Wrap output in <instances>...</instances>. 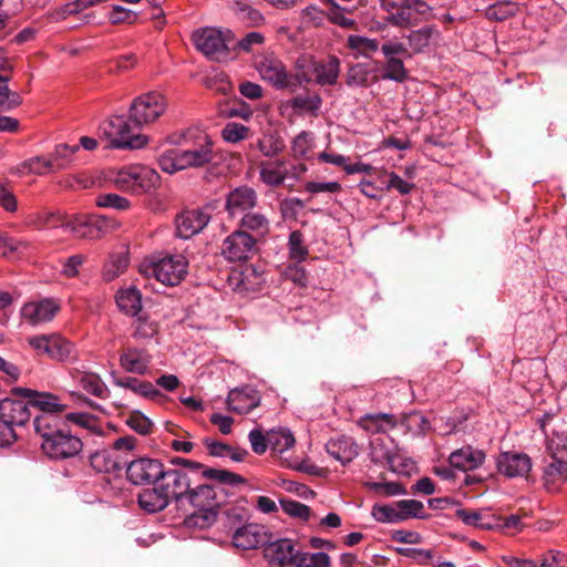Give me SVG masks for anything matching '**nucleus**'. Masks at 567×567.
Returning <instances> with one entry per match:
<instances>
[{
  "mask_svg": "<svg viewBox=\"0 0 567 567\" xmlns=\"http://www.w3.org/2000/svg\"><path fill=\"white\" fill-rule=\"evenodd\" d=\"M216 153L210 136L198 128H188L178 145L163 152L157 162L161 169L174 174L187 168L205 167L214 162Z\"/></svg>",
  "mask_w": 567,
  "mask_h": 567,
  "instance_id": "nucleus-1",
  "label": "nucleus"
},
{
  "mask_svg": "<svg viewBox=\"0 0 567 567\" xmlns=\"http://www.w3.org/2000/svg\"><path fill=\"white\" fill-rule=\"evenodd\" d=\"M35 435L44 455L51 460H66L82 451V441L65 427L58 415L39 414L33 420Z\"/></svg>",
  "mask_w": 567,
  "mask_h": 567,
  "instance_id": "nucleus-2",
  "label": "nucleus"
},
{
  "mask_svg": "<svg viewBox=\"0 0 567 567\" xmlns=\"http://www.w3.org/2000/svg\"><path fill=\"white\" fill-rule=\"evenodd\" d=\"M131 122L130 117L124 115H113L101 124L100 130L114 148H142L148 143V137L138 133L141 126Z\"/></svg>",
  "mask_w": 567,
  "mask_h": 567,
  "instance_id": "nucleus-3",
  "label": "nucleus"
},
{
  "mask_svg": "<svg viewBox=\"0 0 567 567\" xmlns=\"http://www.w3.org/2000/svg\"><path fill=\"white\" fill-rule=\"evenodd\" d=\"M194 508L187 518V524L198 528H206L216 520L215 507L217 506L214 487L208 484H199L189 487L185 496V505Z\"/></svg>",
  "mask_w": 567,
  "mask_h": 567,
  "instance_id": "nucleus-4",
  "label": "nucleus"
},
{
  "mask_svg": "<svg viewBox=\"0 0 567 567\" xmlns=\"http://www.w3.org/2000/svg\"><path fill=\"white\" fill-rule=\"evenodd\" d=\"M113 183L120 190L145 194L157 187L159 175L150 166L132 164L120 168L115 173Z\"/></svg>",
  "mask_w": 567,
  "mask_h": 567,
  "instance_id": "nucleus-5",
  "label": "nucleus"
},
{
  "mask_svg": "<svg viewBox=\"0 0 567 567\" xmlns=\"http://www.w3.org/2000/svg\"><path fill=\"white\" fill-rule=\"evenodd\" d=\"M235 39L231 31H221L216 28H203L193 32L192 40L195 48L208 60L221 62L229 56V42Z\"/></svg>",
  "mask_w": 567,
  "mask_h": 567,
  "instance_id": "nucleus-6",
  "label": "nucleus"
},
{
  "mask_svg": "<svg viewBox=\"0 0 567 567\" xmlns=\"http://www.w3.org/2000/svg\"><path fill=\"white\" fill-rule=\"evenodd\" d=\"M168 106L167 99L158 91H150L136 96L130 106V120L136 126L155 123Z\"/></svg>",
  "mask_w": 567,
  "mask_h": 567,
  "instance_id": "nucleus-7",
  "label": "nucleus"
},
{
  "mask_svg": "<svg viewBox=\"0 0 567 567\" xmlns=\"http://www.w3.org/2000/svg\"><path fill=\"white\" fill-rule=\"evenodd\" d=\"M307 171L302 163L292 164L286 159H270L261 162L259 165V178L269 187H279L286 181H298Z\"/></svg>",
  "mask_w": 567,
  "mask_h": 567,
  "instance_id": "nucleus-8",
  "label": "nucleus"
},
{
  "mask_svg": "<svg viewBox=\"0 0 567 567\" xmlns=\"http://www.w3.org/2000/svg\"><path fill=\"white\" fill-rule=\"evenodd\" d=\"M256 237L236 229L221 244L220 254L229 262H244L258 250Z\"/></svg>",
  "mask_w": 567,
  "mask_h": 567,
  "instance_id": "nucleus-9",
  "label": "nucleus"
},
{
  "mask_svg": "<svg viewBox=\"0 0 567 567\" xmlns=\"http://www.w3.org/2000/svg\"><path fill=\"white\" fill-rule=\"evenodd\" d=\"M29 344L40 357L54 361L69 359L73 351V344L60 334L35 336Z\"/></svg>",
  "mask_w": 567,
  "mask_h": 567,
  "instance_id": "nucleus-10",
  "label": "nucleus"
},
{
  "mask_svg": "<svg viewBox=\"0 0 567 567\" xmlns=\"http://www.w3.org/2000/svg\"><path fill=\"white\" fill-rule=\"evenodd\" d=\"M188 261L183 255H169L152 264L155 278L166 286L178 285L187 274Z\"/></svg>",
  "mask_w": 567,
  "mask_h": 567,
  "instance_id": "nucleus-11",
  "label": "nucleus"
},
{
  "mask_svg": "<svg viewBox=\"0 0 567 567\" xmlns=\"http://www.w3.org/2000/svg\"><path fill=\"white\" fill-rule=\"evenodd\" d=\"M163 468L159 460L143 456L126 464V477L134 485L155 484L163 475Z\"/></svg>",
  "mask_w": 567,
  "mask_h": 567,
  "instance_id": "nucleus-12",
  "label": "nucleus"
},
{
  "mask_svg": "<svg viewBox=\"0 0 567 567\" xmlns=\"http://www.w3.org/2000/svg\"><path fill=\"white\" fill-rule=\"evenodd\" d=\"M61 310L58 299L52 297L30 300L20 309V317L31 326H38L52 321Z\"/></svg>",
  "mask_w": 567,
  "mask_h": 567,
  "instance_id": "nucleus-13",
  "label": "nucleus"
},
{
  "mask_svg": "<svg viewBox=\"0 0 567 567\" xmlns=\"http://www.w3.org/2000/svg\"><path fill=\"white\" fill-rule=\"evenodd\" d=\"M230 532L233 546L241 550L256 549L269 540L265 526L256 523H246L240 526L231 524Z\"/></svg>",
  "mask_w": 567,
  "mask_h": 567,
  "instance_id": "nucleus-14",
  "label": "nucleus"
},
{
  "mask_svg": "<svg viewBox=\"0 0 567 567\" xmlns=\"http://www.w3.org/2000/svg\"><path fill=\"white\" fill-rule=\"evenodd\" d=\"M167 498L171 502L175 499L182 506H185V496L192 486V478L189 475L181 470L163 468V475L159 476L157 482Z\"/></svg>",
  "mask_w": 567,
  "mask_h": 567,
  "instance_id": "nucleus-15",
  "label": "nucleus"
},
{
  "mask_svg": "<svg viewBox=\"0 0 567 567\" xmlns=\"http://www.w3.org/2000/svg\"><path fill=\"white\" fill-rule=\"evenodd\" d=\"M302 554L290 539H279L265 549L271 567H297Z\"/></svg>",
  "mask_w": 567,
  "mask_h": 567,
  "instance_id": "nucleus-16",
  "label": "nucleus"
},
{
  "mask_svg": "<svg viewBox=\"0 0 567 567\" xmlns=\"http://www.w3.org/2000/svg\"><path fill=\"white\" fill-rule=\"evenodd\" d=\"M256 69L262 80L276 89H286L291 84L292 75L286 70L285 64L274 55L262 56Z\"/></svg>",
  "mask_w": 567,
  "mask_h": 567,
  "instance_id": "nucleus-17",
  "label": "nucleus"
},
{
  "mask_svg": "<svg viewBox=\"0 0 567 567\" xmlns=\"http://www.w3.org/2000/svg\"><path fill=\"white\" fill-rule=\"evenodd\" d=\"M431 7L423 0H402L399 11L392 14V24L408 28L427 19Z\"/></svg>",
  "mask_w": 567,
  "mask_h": 567,
  "instance_id": "nucleus-18",
  "label": "nucleus"
},
{
  "mask_svg": "<svg viewBox=\"0 0 567 567\" xmlns=\"http://www.w3.org/2000/svg\"><path fill=\"white\" fill-rule=\"evenodd\" d=\"M210 220L207 208H196L182 212L176 217V234L188 239L202 231Z\"/></svg>",
  "mask_w": 567,
  "mask_h": 567,
  "instance_id": "nucleus-19",
  "label": "nucleus"
},
{
  "mask_svg": "<svg viewBox=\"0 0 567 567\" xmlns=\"http://www.w3.org/2000/svg\"><path fill=\"white\" fill-rule=\"evenodd\" d=\"M69 374L73 382L86 393L101 400L110 398L111 391L100 374L79 368L70 369Z\"/></svg>",
  "mask_w": 567,
  "mask_h": 567,
  "instance_id": "nucleus-20",
  "label": "nucleus"
},
{
  "mask_svg": "<svg viewBox=\"0 0 567 567\" xmlns=\"http://www.w3.org/2000/svg\"><path fill=\"white\" fill-rule=\"evenodd\" d=\"M152 359L146 349L130 346L121 351L118 362L125 372L145 375L150 371Z\"/></svg>",
  "mask_w": 567,
  "mask_h": 567,
  "instance_id": "nucleus-21",
  "label": "nucleus"
},
{
  "mask_svg": "<svg viewBox=\"0 0 567 567\" xmlns=\"http://www.w3.org/2000/svg\"><path fill=\"white\" fill-rule=\"evenodd\" d=\"M554 416L546 413L539 420L538 424L547 436V450L553 460L567 461V431H556L548 429Z\"/></svg>",
  "mask_w": 567,
  "mask_h": 567,
  "instance_id": "nucleus-22",
  "label": "nucleus"
},
{
  "mask_svg": "<svg viewBox=\"0 0 567 567\" xmlns=\"http://www.w3.org/2000/svg\"><path fill=\"white\" fill-rule=\"evenodd\" d=\"M497 468L507 477H522L530 471L532 460L523 452H502L497 457Z\"/></svg>",
  "mask_w": 567,
  "mask_h": 567,
  "instance_id": "nucleus-23",
  "label": "nucleus"
},
{
  "mask_svg": "<svg viewBox=\"0 0 567 567\" xmlns=\"http://www.w3.org/2000/svg\"><path fill=\"white\" fill-rule=\"evenodd\" d=\"M258 203V196L254 188L239 186L228 193L226 198V210L231 217L246 214L254 209Z\"/></svg>",
  "mask_w": 567,
  "mask_h": 567,
  "instance_id": "nucleus-24",
  "label": "nucleus"
},
{
  "mask_svg": "<svg viewBox=\"0 0 567 567\" xmlns=\"http://www.w3.org/2000/svg\"><path fill=\"white\" fill-rule=\"evenodd\" d=\"M16 392L28 399L29 406L40 410L41 414L56 415L65 409L59 396L50 392H38L27 388H18Z\"/></svg>",
  "mask_w": 567,
  "mask_h": 567,
  "instance_id": "nucleus-25",
  "label": "nucleus"
},
{
  "mask_svg": "<svg viewBox=\"0 0 567 567\" xmlns=\"http://www.w3.org/2000/svg\"><path fill=\"white\" fill-rule=\"evenodd\" d=\"M261 396L258 390L244 386L234 389L228 393V410L237 414H247L260 404Z\"/></svg>",
  "mask_w": 567,
  "mask_h": 567,
  "instance_id": "nucleus-26",
  "label": "nucleus"
},
{
  "mask_svg": "<svg viewBox=\"0 0 567 567\" xmlns=\"http://www.w3.org/2000/svg\"><path fill=\"white\" fill-rule=\"evenodd\" d=\"M371 460L378 464H386L393 472H401L399 465L401 456L395 450L393 442L386 437H374L370 442Z\"/></svg>",
  "mask_w": 567,
  "mask_h": 567,
  "instance_id": "nucleus-27",
  "label": "nucleus"
},
{
  "mask_svg": "<svg viewBox=\"0 0 567 567\" xmlns=\"http://www.w3.org/2000/svg\"><path fill=\"white\" fill-rule=\"evenodd\" d=\"M174 463L181 464L184 466H188L192 468L194 474H202L204 477L227 484V485H238L245 482V480L233 472L226 470H217V468H204V466L199 463L193 462L186 458H175Z\"/></svg>",
  "mask_w": 567,
  "mask_h": 567,
  "instance_id": "nucleus-28",
  "label": "nucleus"
},
{
  "mask_svg": "<svg viewBox=\"0 0 567 567\" xmlns=\"http://www.w3.org/2000/svg\"><path fill=\"white\" fill-rule=\"evenodd\" d=\"M485 458L486 455L482 450L466 445L452 452L449 456V462L452 467L467 472L482 466Z\"/></svg>",
  "mask_w": 567,
  "mask_h": 567,
  "instance_id": "nucleus-29",
  "label": "nucleus"
},
{
  "mask_svg": "<svg viewBox=\"0 0 567 567\" xmlns=\"http://www.w3.org/2000/svg\"><path fill=\"white\" fill-rule=\"evenodd\" d=\"M0 416L13 429L24 425L30 416L29 403L21 400H0Z\"/></svg>",
  "mask_w": 567,
  "mask_h": 567,
  "instance_id": "nucleus-30",
  "label": "nucleus"
},
{
  "mask_svg": "<svg viewBox=\"0 0 567 567\" xmlns=\"http://www.w3.org/2000/svg\"><path fill=\"white\" fill-rule=\"evenodd\" d=\"M63 229L78 239H94L100 235V228L86 215L65 217Z\"/></svg>",
  "mask_w": 567,
  "mask_h": 567,
  "instance_id": "nucleus-31",
  "label": "nucleus"
},
{
  "mask_svg": "<svg viewBox=\"0 0 567 567\" xmlns=\"http://www.w3.org/2000/svg\"><path fill=\"white\" fill-rule=\"evenodd\" d=\"M312 73L317 84L334 85L338 82L340 74V60L330 55L326 60H319L312 64Z\"/></svg>",
  "mask_w": 567,
  "mask_h": 567,
  "instance_id": "nucleus-32",
  "label": "nucleus"
},
{
  "mask_svg": "<svg viewBox=\"0 0 567 567\" xmlns=\"http://www.w3.org/2000/svg\"><path fill=\"white\" fill-rule=\"evenodd\" d=\"M239 230H245L256 237L257 243L264 240L270 233V220L258 212H248L243 215L239 221Z\"/></svg>",
  "mask_w": 567,
  "mask_h": 567,
  "instance_id": "nucleus-33",
  "label": "nucleus"
},
{
  "mask_svg": "<svg viewBox=\"0 0 567 567\" xmlns=\"http://www.w3.org/2000/svg\"><path fill=\"white\" fill-rule=\"evenodd\" d=\"M326 450L330 456L342 464L350 463L358 455V445L349 436L329 440Z\"/></svg>",
  "mask_w": 567,
  "mask_h": 567,
  "instance_id": "nucleus-34",
  "label": "nucleus"
},
{
  "mask_svg": "<svg viewBox=\"0 0 567 567\" xmlns=\"http://www.w3.org/2000/svg\"><path fill=\"white\" fill-rule=\"evenodd\" d=\"M137 501L140 507L148 513L161 512L169 504L167 494H164L158 483H155L152 488L143 489Z\"/></svg>",
  "mask_w": 567,
  "mask_h": 567,
  "instance_id": "nucleus-35",
  "label": "nucleus"
},
{
  "mask_svg": "<svg viewBox=\"0 0 567 567\" xmlns=\"http://www.w3.org/2000/svg\"><path fill=\"white\" fill-rule=\"evenodd\" d=\"M115 301L120 311L126 316L135 317L142 310V295L135 287L120 289L116 292Z\"/></svg>",
  "mask_w": 567,
  "mask_h": 567,
  "instance_id": "nucleus-36",
  "label": "nucleus"
},
{
  "mask_svg": "<svg viewBox=\"0 0 567 567\" xmlns=\"http://www.w3.org/2000/svg\"><path fill=\"white\" fill-rule=\"evenodd\" d=\"M322 105V99L317 93H306L293 96L287 102L297 115L318 116Z\"/></svg>",
  "mask_w": 567,
  "mask_h": 567,
  "instance_id": "nucleus-37",
  "label": "nucleus"
},
{
  "mask_svg": "<svg viewBox=\"0 0 567 567\" xmlns=\"http://www.w3.org/2000/svg\"><path fill=\"white\" fill-rule=\"evenodd\" d=\"M114 384L131 390L133 393L150 400H156L162 396L161 391L150 381L140 380L133 377H125L114 380Z\"/></svg>",
  "mask_w": 567,
  "mask_h": 567,
  "instance_id": "nucleus-38",
  "label": "nucleus"
},
{
  "mask_svg": "<svg viewBox=\"0 0 567 567\" xmlns=\"http://www.w3.org/2000/svg\"><path fill=\"white\" fill-rule=\"evenodd\" d=\"M544 485L548 492H557L567 481V461L553 460L544 470Z\"/></svg>",
  "mask_w": 567,
  "mask_h": 567,
  "instance_id": "nucleus-39",
  "label": "nucleus"
},
{
  "mask_svg": "<svg viewBox=\"0 0 567 567\" xmlns=\"http://www.w3.org/2000/svg\"><path fill=\"white\" fill-rule=\"evenodd\" d=\"M439 35V30L430 25L410 32L406 39L412 55L424 52L430 47L432 40Z\"/></svg>",
  "mask_w": 567,
  "mask_h": 567,
  "instance_id": "nucleus-40",
  "label": "nucleus"
},
{
  "mask_svg": "<svg viewBox=\"0 0 567 567\" xmlns=\"http://www.w3.org/2000/svg\"><path fill=\"white\" fill-rule=\"evenodd\" d=\"M360 423L368 432L386 433L396 426L398 420L393 414L377 413L365 415Z\"/></svg>",
  "mask_w": 567,
  "mask_h": 567,
  "instance_id": "nucleus-41",
  "label": "nucleus"
},
{
  "mask_svg": "<svg viewBox=\"0 0 567 567\" xmlns=\"http://www.w3.org/2000/svg\"><path fill=\"white\" fill-rule=\"evenodd\" d=\"M296 443L292 432L288 429H278L268 431L269 449L275 454H282L293 447Z\"/></svg>",
  "mask_w": 567,
  "mask_h": 567,
  "instance_id": "nucleus-42",
  "label": "nucleus"
},
{
  "mask_svg": "<svg viewBox=\"0 0 567 567\" xmlns=\"http://www.w3.org/2000/svg\"><path fill=\"white\" fill-rule=\"evenodd\" d=\"M132 323V337L136 340L152 339L158 333L159 324L157 321L152 320L147 315H137Z\"/></svg>",
  "mask_w": 567,
  "mask_h": 567,
  "instance_id": "nucleus-43",
  "label": "nucleus"
},
{
  "mask_svg": "<svg viewBox=\"0 0 567 567\" xmlns=\"http://www.w3.org/2000/svg\"><path fill=\"white\" fill-rule=\"evenodd\" d=\"M64 216L59 212H39L28 217L27 224L34 228H63Z\"/></svg>",
  "mask_w": 567,
  "mask_h": 567,
  "instance_id": "nucleus-44",
  "label": "nucleus"
},
{
  "mask_svg": "<svg viewBox=\"0 0 567 567\" xmlns=\"http://www.w3.org/2000/svg\"><path fill=\"white\" fill-rule=\"evenodd\" d=\"M519 11V4L517 2L504 0L497 1L485 10V17L488 20L504 21L511 17H514Z\"/></svg>",
  "mask_w": 567,
  "mask_h": 567,
  "instance_id": "nucleus-45",
  "label": "nucleus"
},
{
  "mask_svg": "<svg viewBox=\"0 0 567 567\" xmlns=\"http://www.w3.org/2000/svg\"><path fill=\"white\" fill-rule=\"evenodd\" d=\"M128 257L125 254H113L103 267L102 277L105 281H113L125 272Z\"/></svg>",
  "mask_w": 567,
  "mask_h": 567,
  "instance_id": "nucleus-46",
  "label": "nucleus"
},
{
  "mask_svg": "<svg viewBox=\"0 0 567 567\" xmlns=\"http://www.w3.org/2000/svg\"><path fill=\"white\" fill-rule=\"evenodd\" d=\"M234 10L239 19L245 21L249 27H260L265 23L262 13L244 0L235 1Z\"/></svg>",
  "mask_w": 567,
  "mask_h": 567,
  "instance_id": "nucleus-47",
  "label": "nucleus"
},
{
  "mask_svg": "<svg viewBox=\"0 0 567 567\" xmlns=\"http://www.w3.org/2000/svg\"><path fill=\"white\" fill-rule=\"evenodd\" d=\"M114 453L115 452L113 450H102L95 452L91 456L92 466L99 472L110 473L117 471L121 466Z\"/></svg>",
  "mask_w": 567,
  "mask_h": 567,
  "instance_id": "nucleus-48",
  "label": "nucleus"
},
{
  "mask_svg": "<svg viewBox=\"0 0 567 567\" xmlns=\"http://www.w3.org/2000/svg\"><path fill=\"white\" fill-rule=\"evenodd\" d=\"M400 520L404 522L411 518L424 519L427 517L422 502L416 499H402L396 502Z\"/></svg>",
  "mask_w": 567,
  "mask_h": 567,
  "instance_id": "nucleus-49",
  "label": "nucleus"
},
{
  "mask_svg": "<svg viewBox=\"0 0 567 567\" xmlns=\"http://www.w3.org/2000/svg\"><path fill=\"white\" fill-rule=\"evenodd\" d=\"M289 258L297 262L305 261L309 256V249L305 245V237L300 230H293L288 239Z\"/></svg>",
  "mask_w": 567,
  "mask_h": 567,
  "instance_id": "nucleus-50",
  "label": "nucleus"
},
{
  "mask_svg": "<svg viewBox=\"0 0 567 567\" xmlns=\"http://www.w3.org/2000/svg\"><path fill=\"white\" fill-rule=\"evenodd\" d=\"M347 47L357 54L370 56L379 50V42L375 39L350 34L347 39Z\"/></svg>",
  "mask_w": 567,
  "mask_h": 567,
  "instance_id": "nucleus-51",
  "label": "nucleus"
},
{
  "mask_svg": "<svg viewBox=\"0 0 567 567\" xmlns=\"http://www.w3.org/2000/svg\"><path fill=\"white\" fill-rule=\"evenodd\" d=\"M54 162L51 158H47L43 156H35L24 161L21 164V173H31L35 175H45L51 172H55L56 168L54 166Z\"/></svg>",
  "mask_w": 567,
  "mask_h": 567,
  "instance_id": "nucleus-52",
  "label": "nucleus"
},
{
  "mask_svg": "<svg viewBox=\"0 0 567 567\" xmlns=\"http://www.w3.org/2000/svg\"><path fill=\"white\" fill-rule=\"evenodd\" d=\"M80 150L78 144H59L52 154L56 171L66 168L72 162L74 154Z\"/></svg>",
  "mask_w": 567,
  "mask_h": 567,
  "instance_id": "nucleus-53",
  "label": "nucleus"
},
{
  "mask_svg": "<svg viewBox=\"0 0 567 567\" xmlns=\"http://www.w3.org/2000/svg\"><path fill=\"white\" fill-rule=\"evenodd\" d=\"M382 79L392 80L399 83L408 79V70L404 66L402 59H386L383 66Z\"/></svg>",
  "mask_w": 567,
  "mask_h": 567,
  "instance_id": "nucleus-54",
  "label": "nucleus"
},
{
  "mask_svg": "<svg viewBox=\"0 0 567 567\" xmlns=\"http://www.w3.org/2000/svg\"><path fill=\"white\" fill-rule=\"evenodd\" d=\"M9 79L0 76V111H11L22 103L21 96L9 90Z\"/></svg>",
  "mask_w": 567,
  "mask_h": 567,
  "instance_id": "nucleus-55",
  "label": "nucleus"
},
{
  "mask_svg": "<svg viewBox=\"0 0 567 567\" xmlns=\"http://www.w3.org/2000/svg\"><path fill=\"white\" fill-rule=\"evenodd\" d=\"M372 517L380 523H400L399 509L396 502L392 504H375L371 511Z\"/></svg>",
  "mask_w": 567,
  "mask_h": 567,
  "instance_id": "nucleus-56",
  "label": "nucleus"
},
{
  "mask_svg": "<svg viewBox=\"0 0 567 567\" xmlns=\"http://www.w3.org/2000/svg\"><path fill=\"white\" fill-rule=\"evenodd\" d=\"M258 150L267 157H274L284 150V142L276 134H264L257 142Z\"/></svg>",
  "mask_w": 567,
  "mask_h": 567,
  "instance_id": "nucleus-57",
  "label": "nucleus"
},
{
  "mask_svg": "<svg viewBox=\"0 0 567 567\" xmlns=\"http://www.w3.org/2000/svg\"><path fill=\"white\" fill-rule=\"evenodd\" d=\"M95 203L99 207L115 210H127L131 207V203L126 197L113 193L100 194L95 198Z\"/></svg>",
  "mask_w": 567,
  "mask_h": 567,
  "instance_id": "nucleus-58",
  "label": "nucleus"
},
{
  "mask_svg": "<svg viewBox=\"0 0 567 567\" xmlns=\"http://www.w3.org/2000/svg\"><path fill=\"white\" fill-rule=\"evenodd\" d=\"M249 128L244 124L229 122L221 130V137L227 143H238L248 137Z\"/></svg>",
  "mask_w": 567,
  "mask_h": 567,
  "instance_id": "nucleus-59",
  "label": "nucleus"
},
{
  "mask_svg": "<svg viewBox=\"0 0 567 567\" xmlns=\"http://www.w3.org/2000/svg\"><path fill=\"white\" fill-rule=\"evenodd\" d=\"M312 148V138L309 132L302 131L292 141L291 151L295 157L305 158Z\"/></svg>",
  "mask_w": 567,
  "mask_h": 567,
  "instance_id": "nucleus-60",
  "label": "nucleus"
},
{
  "mask_svg": "<svg viewBox=\"0 0 567 567\" xmlns=\"http://www.w3.org/2000/svg\"><path fill=\"white\" fill-rule=\"evenodd\" d=\"M369 74L367 65L357 63L349 68L346 82L349 86H363L368 83Z\"/></svg>",
  "mask_w": 567,
  "mask_h": 567,
  "instance_id": "nucleus-61",
  "label": "nucleus"
},
{
  "mask_svg": "<svg viewBox=\"0 0 567 567\" xmlns=\"http://www.w3.org/2000/svg\"><path fill=\"white\" fill-rule=\"evenodd\" d=\"M126 423L133 431L141 435H147L152 432V421L140 411L132 412Z\"/></svg>",
  "mask_w": 567,
  "mask_h": 567,
  "instance_id": "nucleus-62",
  "label": "nucleus"
},
{
  "mask_svg": "<svg viewBox=\"0 0 567 567\" xmlns=\"http://www.w3.org/2000/svg\"><path fill=\"white\" fill-rule=\"evenodd\" d=\"M286 279L292 281L298 287L308 286V272L305 267L300 266V262L290 264L284 271Z\"/></svg>",
  "mask_w": 567,
  "mask_h": 567,
  "instance_id": "nucleus-63",
  "label": "nucleus"
},
{
  "mask_svg": "<svg viewBox=\"0 0 567 567\" xmlns=\"http://www.w3.org/2000/svg\"><path fill=\"white\" fill-rule=\"evenodd\" d=\"M297 567H330V557L323 551L303 553Z\"/></svg>",
  "mask_w": 567,
  "mask_h": 567,
  "instance_id": "nucleus-64",
  "label": "nucleus"
}]
</instances>
